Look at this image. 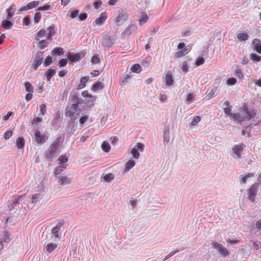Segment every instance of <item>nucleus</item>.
<instances>
[{"mask_svg":"<svg viewBox=\"0 0 261 261\" xmlns=\"http://www.w3.org/2000/svg\"><path fill=\"white\" fill-rule=\"evenodd\" d=\"M128 16L123 10L119 11L117 17L115 20V23L117 25H122L127 19Z\"/></svg>","mask_w":261,"mask_h":261,"instance_id":"nucleus-5","label":"nucleus"},{"mask_svg":"<svg viewBox=\"0 0 261 261\" xmlns=\"http://www.w3.org/2000/svg\"><path fill=\"white\" fill-rule=\"evenodd\" d=\"M52 7L49 5H45L43 6H41L38 8L37 10L38 11H45L48 10H51Z\"/></svg>","mask_w":261,"mask_h":261,"instance_id":"nucleus-57","label":"nucleus"},{"mask_svg":"<svg viewBox=\"0 0 261 261\" xmlns=\"http://www.w3.org/2000/svg\"><path fill=\"white\" fill-rule=\"evenodd\" d=\"M42 121V119L39 117L34 118L31 121L32 125L34 127V129H35V127L38 125Z\"/></svg>","mask_w":261,"mask_h":261,"instance_id":"nucleus-40","label":"nucleus"},{"mask_svg":"<svg viewBox=\"0 0 261 261\" xmlns=\"http://www.w3.org/2000/svg\"><path fill=\"white\" fill-rule=\"evenodd\" d=\"M181 68L182 71L185 73L188 72L189 63L187 61H184L182 62L181 65Z\"/></svg>","mask_w":261,"mask_h":261,"instance_id":"nucleus-47","label":"nucleus"},{"mask_svg":"<svg viewBox=\"0 0 261 261\" xmlns=\"http://www.w3.org/2000/svg\"><path fill=\"white\" fill-rule=\"evenodd\" d=\"M237 38L240 41H245L248 39L249 35L247 33H238Z\"/></svg>","mask_w":261,"mask_h":261,"instance_id":"nucleus-27","label":"nucleus"},{"mask_svg":"<svg viewBox=\"0 0 261 261\" xmlns=\"http://www.w3.org/2000/svg\"><path fill=\"white\" fill-rule=\"evenodd\" d=\"M58 245L54 243H48L47 245L44 246L45 248V253H50L53 252L55 249L57 248Z\"/></svg>","mask_w":261,"mask_h":261,"instance_id":"nucleus-16","label":"nucleus"},{"mask_svg":"<svg viewBox=\"0 0 261 261\" xmlns=\"http://www.w3.org/2000/svg\"><path fill=\"white\" fill-rule=\"evenodd\" d=\"M53 59L51 57L48 56L46 58V59L44 60L43 66L44 67H47L49 65H50L53 63Z\"/></svg>","mask_w":261,"mask_h":261,"instance_id":"nucleus-51","label":"nucleus"},{"mask_svg":"<svg viewBox=\"0 0 261 261\" xmlns=\"http://www.w3.org/2000/svg\"><path fill=\"white\" fill-rule=\"evenodd\" d=\"M234 75L239 77V79H242L244 77V74L243 73L242 71L239 69H237L236 70Z\"/></svg>","mask_w":261,"mask_h":261,"instance_id":"nucleus-64","label":"nucleus"},{"mask_svg":"<svg viewBox=\"0 0 261 261\" xmlns=\"http://www.w3.org/2000/svg\"><path fill=\"white\" fill-rule=\"evenodd\" d=\"M63 54H64L63 49L60 47H56L52 51V54L53 55H57V56H61V55H62Z\"/></svg>","mask_w":261,"mask_h":261,"instance_id":"nucleus-34","label":"nucleus"},{"mask_svg":"<svg viewBox=\"0 0 261 261\" xmlns=\"http://www.w3.org/2000/svg\"><path fill=\"white\" fill-rule=\"evenodd\" d=\"M256 113L254 110H249L246 105H243L242 110L238 113L231 114L230 119L241 124L244 121L253 119Z\"/></svg>","mask_w":261,"mask_h":261,"instance_id":"nucleus-1","label":"nucleus"},{"mask_svg":"<svg viewBox=\"0 0 261 261\" xmlns=\"http://www.w3.org/2000/svg\"><path fill=\"white\" fill-rule=\"evenodd\" d=\"M114 43V39L109 36H105L101 42V45L104 47L110 48Z\"/></svg>","mask_w":261,"mask_h":261,"instance_id":"nucleus-9","label":"nucleus"},{"mask_svg":"<svg viewBox=\"0 0 261 261\" xmlns=\"http://www.w3.org/2000/svg\"><path fill=\"white\" fill-rule=\"evenodd\" d=\"M10 233L8 232V231L4 232V234L3 235V237L2 238L1 240V242L3 243L4 242L6 243H9L10 242L11 239L10 238Z\"/></svg>","mask_w":261,"mask_h":261,"instance_id":"nucleus-28","label":"nucleus"},{"mask_svg":"<svg viewBox=\"0 0 261 261\" xmlns=\"http://www.w3.org/2000/svg\"><path fill=\"white\" fill-rule=\"evenodd\" d=\"M43 51H38L36 52L34 54V59L43 61Z\"/></svg>","mask_w":261,"mask_h":261,"instance_id":"nucleus-39","label":"nucleus"},{"mask_svg":"<svg viewBox=\"0 0 261 261\" xmlns=\"http://www.w3.org/2000/svg\"><path fill=\"white\" fill-rule=\"evenodd\" d=\"M243 144L234 145L230 152L231 156L235 159L239 160L241 158V154L243 150Z\"/></svg>","mask_w":261,"mask_h":261,"instance_id":"nucleus-3","label":"nucleus"},{"mask_svg":"<svg viewBox=\"0 0 261 261\" xmlns=\"http://www.w3.org/2000/svg\"><path fill=\"white\" fill-rule=\"evenodd\" d=\"M61 185H66L70 182V179L67 176H61L59 177Z\"/></svg>","mask_w":261,"mask_h":261,"instance_id":"nucleus-46","label":"nucleus"},{"mask_svg":"<svg viewBox=\"0 0 261 261\" xmlns=\"http://www.w3.org/2000/svg\"><path fill=\"white\" fill-rule=\"evenodd\" d=\"M144 145L142 143H138L136 145H135L134 147L135 148L140 151L142 152L143 151L144 148Z\"/></svg>","mask_w":261,"mask_h":261,"instance_id":"nucleus-60","label":"nucleus"},{"mask_svg":"<svg viewBox=\"0 0 261 261\" xmlns=\"http://www.w3.org/2000/svg\"><path fill=\"white\" fill-rule=\"evenodd\" d=\"M131 70L133 72L136 73H140L142 69L141 68L140 65L139 64H135L131 68Z\"/></svg>","mask_w":261,"mask_h":261,"instance_id":"nucleus-42","label":"nucleus"},{"mask_svg":"<svg viewBox=\"0 0 261 261\" xmlns=\"http://www.w3.org/2000/svg\"><path fill=\"white\" fill-rule=\"evenodd\" d=\"M65 168L66 166L64 165L60 166L57 167L55 170V174H59L62 171H63V169H65Z\"/></svg>","mask_w":261,"mask_h":261,"instance_id":"nucleus-62","label":"nucleus"},{"mask_svg":"<svg viewBox=\"0 0 261 261\" xmlns=\"http://www.w3.org/2000/svg\"><path fill=\"white\" fill-rule=\"evenodd\" d=\"M39 4V1H33L29 4H28L26 6L21 7L19 11L22 12V11H26L32 9L36 7Z\"/></svg>","mask_w":261,"mask_h":261,"instance_id":"nucleus-10","label":"nucleus"},{"mask_svg":"<svg viewBox=\"0 0 261 261\" xmlns=\"http://www.w3.org/2000/svg\"><path fill=\"white\" fill-rule=\"evenodd\" d=\"M148 19V17L146 14L145 13H143L142 15V18H141L139 20V23L140 25H142L144 24L145 22H147V20Z\"/></svg>","mask_w":261,"mask_h":261,"instance_id":"nucleus-48","label":"nucleus"},{"mask_svg":"<svg viewBox=\"0 0 261 261\" xmlns=\"http://www.w3.org/2000/svg\"><path fill=\"white\" fill-rule=\"evenodd\" d=\"M96 99V98L93 95H90L88 98L85 100V104L88 107H91L94 105V103Z\"/></svg>","mask_w":261,"mask_h":261,"instance_id":"nucleus-21","label":"nucleus"},{"mask_svg":"<svg viewBox=\"0 0 261 261\" xmlns=\"http://www.w3.org/2000/svg\"><path fill=\"white\" fill-rule=\"evenodd\" d=\"M49 44V42L45 40H43L41 41H40L38 43V47L41 49H43L45 47H47Z\"/></svg>","mask_w":261,"mask_h":261,"instance_id":"nucleus-43","label":"nucleus"},{"mask_svg":"<svg viewBox=\"0 0 261 261\" xmlns=\"http://www.w3.org/2000/svg\"><path fill=\"white\" fill-rule=\"evenodd\" d=\"M24 86L25 88V90L28 92L33 93V87L32 84L29 82H27L24 84Z\"/></svg>","mask_w":261,"mask_h":261,"instance_id":"nucleus-49","label":"nucleus"},{"mask_svg":"<svg viewBox=\"0 0 261 261\" xmlns=\"http://www.w3.org/2000/svg\"><path fill=\"white\" fill-rule=\"evenodd\" d=\"M105 87V84L99 81L95 82L91 88V90L94 92L102 90Z\"/></svg>","mask_w":261,"mask_h":261,"instance_id":"nucleus-13","label":"nucleus"},{"mask_svg":"<svg viewBox=\"0 0 261 261\" xmlns=\"http://www.w3.org/2000/svg\"><path fill=\"white\" fill-rule=\"evenodd\" d=\"M237 83V80L234 77H230L227 80V84L228 85L232 86Z\"/></svg>","mask_w":261,"mask_h":261,"instance_id":"nucleus-63","label":"nucleus"},{"mask_svg":"<svg viewBox=\"0 0 261 261\" xmlns=\"http://www.w3.org/2000/svg\"><path fill=\"white\" fill-rule=\"evenodd\" d=\"M89 76H84L81 79L80 83L77 86V89L79 90L84 88L86 86V83L88 81Z\"/></svg>","mask_w":261,"mask_h":261,"instance_id":"nucleus-23","label":"nucleus"},{"mask_svg":"<svg viewBox=\"0 0 261 261\" xmlns=\"http://www.w3.org/2000/svg\"><path fill=\"white\" fill-rule=\"evenodd\" d=\"M131 153L135 159H137L140 156V153L138 152V150L135 148V147L132 149Z\"/></svg>","mask_w":261,"mask_h":261,"instance_id":"nucleus-53","label":"nucleus"},{"mask_svg":"<svg viewBox=\"0 0 261 261\" xmlns=\"http://www.w3.org/2000/svg\"><path fill=\"white\" fill-rule=\"evenodd\" d=\"M182 249H176V250L172 251L169 254L167 255L163 259L162 261H165V260L169 258L171 256H173L176 253L180 251H182Z\"/></svg>","mask_w":261,"mask_h":261,"instance_id":"nucleus-41","label":"nucleus"},{"mask_svg":"<svg viewBox=\"0 0 261 261\" xmlns=\"http://www.w3.org/2000/svg\"><path fill=\"white\" fill-rule=\"evenodd\" d=\"M81 109H79V108L76 105H74L72 103L71 107H70L69 110L66 112V114H73L74 115H79Z\"/></svg>","mask_w":261,"mask_h":261,"instance_id":"nucleus-12","label":"nucleus"},{"mask_svg":"<svg viewBox=\"0 0 261 261\" xmlns=\"http://www.w3.org/2000/svg\"><path fill=\"white\" fill-rule=\"evenodd\" d=\"M14 6V5H12L7 9V16L6 18L7 19H10L13 16L15 12V10L13 8Z\"/></svg>","mask_w":261,"mask_h":261,"instance_id":"nucleus-26","label":"nucleus"},{"mask_svg":"<svg viewBox=\"0 0 261 261\" xmlns=\"http://www.w3.org/2000/svg\"><path fill=\"white\" fill-rule=\"evenodd\" d=\"M25 141L23 137H19L16 140V145L18 149H22L24 147Z\"/></svg>","mask_w":261,"mask_h":261,"instance_id":"nucleus-25","label":"nucleus"},{"mask_svg":"<svg viewBox=\"0 0 261 261\" xmlns=\"http://www.w3.org/2000/svg\"><path fill=\"white\" fill-rule=\"evenodd\" d=\"M17 200H14L9 201L8 202V207L10 211H11L12 210L16 208V202H17Z\"/></svg>","mask_w":261,"mask_h":261,"instance_id":"nucleus-31","label":"nucleus"},{"mask_svg":"<svg viewBox=\"0 0 261 261\" xmlns=\"http://www.w3.org/2000/svg\"><path fill=\"white\" fill-rule=\"evenodd\" d=\"M46 34V31L44 29L40 30L35 37L36 40H39L41 38L44 37Z\"/></svg>","mask_w":261,"mask_h":261,"instance_id":"nucleus-45","label":"nucleus"},{"mask_svg":"<svg viewBox=\"0 0 261 261\" xmlns=\"http://www.w3.org/2000/svg\"><path fill=\"white\" fill-rule=\"evenodd\" d=\"M64 224V221L62 220L59 221L56 226L54 227L51 229V234L55 238V240L56 241V239H58L59 240L61 238V234H60L59 231L61 229V227Z\"/></svg>","mask_w":261,"mask_h":261,"instance_id":"nucleus-7","label":"nucleus"},{"mask_svg":"<svg viewBox=\"0 0 261 261\" xmlns=\"http://www.w3.org/2000/svg\"><path fill=\"white\" fill-rule=\"evenodd\" d=\"M114 175L112 173H108L102 175V177L105 182H111L114 178Z\"/></svg>","mask_w":261,"mask_h":261,"instance_id":"nucleus-30","label":"nucleus"},{"mask_svg":"<svg viewBox=\"0 0 261 261\" xmlns=\"http://www.w3.org/2000/svg\"><path fill=\"white\" fill-rule=\"evenodd\" d=\"M138 27L135 24H132L128 27H127L123 34L125 35H130L133 32L137 30Z\"/></svg>","mask_w":261,"mask_h":261,"instance_id":"nucleus-14","label":"nucleus"},{"mask_svg":"<svg viewBox=\"0 0 261 261\" xmlns=\"http://www.w3.org/2000/svg\"><path fill=\"white\" fill-rule=\"evenodd\" d=\"M34 137L35 142L39 145H41L45 143L47 139V137H45L44 135L41 134V132L38 130H35Z\"/></svg>","mask_w":261,"mask_h":261,"instance_id":"nucleus-6","label":"nucleus"},{"mask_svg":"<svg viewBox=\"0 0 261 261\" xmlns=\"http://www.w3.org/2000/svg\"><path fill=\"white\" fill-rule=\"evenodd\" d=\"M71 101L73 105H76L79 108V105L84 102V100L83 98L79 97L77 95L74 94L72 96Z\"/></svg>","mask_w":261,"mask_h":261,"instance_id":"nucleus-17","label":"nucleus"},{"mask_svg":"<svg viewBox=\"0 0 261 261\" xmlns=\"http://www.w3.org/2000/svg\"><path fill=\"white\" fill-rule=\"evenodd\" d=\"M2 25L5 29H10L13 25V23L8 20H5L2 21Z\"/></svg>","mask_w":261,"mask_h":261,"instance_id":"nucleus-33","label":"nucleus"},{"mask_svg":"<svg viewBox=\"0 0 261 261\" xmlns=\"http://www.w3.org/2000/svg\"><path fill=\"white\" fill-rule=\"evenodd\" d=\"M68 63V60L66 58H63L61 59L58 63V65L60 67H65Z\"/></svg>","mask_w":261,"mask_h":261,"instance_id":"nucleus-55","label":"nucleus"},{"mask_svg":"<svg viewBox=\"0 0 261 261\" xmlns=\"http://www.w3.org/2000/svg\"><path fill=\"white\" fill-rule=\"evenodd\" d=\"M67 58L71 62L79 61L81 60V57L80 53H68Z\"/></svg>","mask_w":261,"mask_h":261,"instance_id":"nucleus-11","label":"nucleus"},{"mask_svg":"<svg viewBox=\"0 0 261 261\" xmlns=\"http://www.w3.org/2000/svg\"><path fill=\"white\" fill-rule=\"evenodd\" d=\"M100 62V59L97 55H94L92 57L91 59V62L93 64H96L99 63Z\"/></svg>","mask_w":261,"mask_h":261,"instance_id":"nucleus-61","label":"nucleus"},{"mask_svg":"<svg viewBox=\"0 0 261 261\" xmlns=\"http://www.w3.org/2000/svg\"><path fill=\"white\" fill-rule=\"evenodd\" d=\"M58 160L59 161L60 164L64 165L63 164L66 163L68 161V159L66 155H62L59 158Z\"/></svg>","mask_w":261,"mask_h":261,"instance_id":"nucleus-52","label":"nucleus"},{"mask_svg":"<svg viewBox=\"0 0 261 261\" xmlns=\"http://www.w3.org/2000/svg\"><path fill=\"white\" fill-rule=\"evenodd\" d=\"M165 82L168 86H171L173 83V80L171 74H167L165 76Z\"/></svg>","mask_w":261,"mask_h":261,"instance_id":"nucleus-29","label":"nucleus"},{"mask_svg":"<svg viewBox=\"0 0 261 261\" xmlns=\"http://www.w3.org/2000/svg\"><path fill=\"white\" fill-rule=\"evenodd\" d=\"M79 13V10L77 9H75L72 11H69L67 14V16L70 17L71 19H73L78 15Z\"/></svg>","mask_w":261,"mask_h":261,"instance_id":"nucleus-37","label":"nucleus"},{"mask_svg":"<svg viewBox=\"0 0 261 261\" xmlns=\"http://www.w3.org/2000/svg\"><path fill=\"white\" fill-rule=\"evenodd\" d=\"M107 18V14L106 12L102 13L100 16L95 20V22L97 25H101L104 23Z\"/></svg>","mask_w":261,"mask_h":261,"instance_id":"nucleus-15","label":"nucleus"},{"mask_svg":"<svg viewBox=\"0 0 261 261\" xmlns=\"http://www.w3.org/2000/svg\"><path fill=\"white\" fill-rule=\"evenodd\" d=\"M253 248L258 251L259 250V252H261V243L260 242L258 241H256L254 242L253 243Z\"/></svg>","mask_w":261,"mask_h":261,"instance_id":"nucleus-50","label":"nucleus"},{"mask_svg":"<svg viewBox=\"0 0 261 261\" xmlns=\"http://www.w3.org/2000/svg\"><path fill=\"white\" fill-rule=\"evenodd\" d=\"M252 43L254 44V49L259 54H261V43L259 39H255Z\"/></svg>","mask_w":261,"mask_h":261,"instance_id":"nucleus-20","label":"nucleus"},{"mask_svg":"<svg viewBox=\"0 0 261 261\" xmlns=\"http://www.w3.org/2000/svg\"><path fill=\"white\" fill-rule=\"evenodd\" d=\"M151 61V57L148 56L145 58L142 62L141 65L144 66L145 68H147L149 66V64Z\"/></svg>","mask_w":261,"mask_h":261,"instance_id":"nucleus-36","label":"nucleus"},{"mask_svg":"<svg viewBox=\"0 0 261 261\" xmlns=\"http://www.w3.org/2000/svg\"><path fill=\"white\" fill-rule=\"evenodd\" d=\"M216 91H217L216 88H213L210 91L207 90L206 91V95L205 96V98L206 99L209 100V99H211L212 98L214 97L215 96L217 95V93H216Z\"/></svg>","mask_w":261,"mask_h":261,"instance_id":"nucleus-24","label":"nucleus"},{"mask_svg":"<svg viewBox=\"0 0 261 261\" xmlns=\"http://www.w3.org/2000/svg\"><path fill=\"white\" fill-rule=\"evenodd\" d=\"M63 142V139L61 137H58L51 144L55 147L58 148L61 144Z\"/></svg>","mask_w":261,"mask_h":261,"instance_id":"nucleus-32","label":"nucleus"},{"mask_svg":"<svg viewBox=\"0 0 261 261\" xmlns=\"http://www.w3.org/2000/svg\"><path fill=\"white\" fill-rule=\"evenodd\" d=\"M14 200H17V202H16V208H21L23 206V204H24L23 202L24 196L22 195L19 196H14Z\"/></svg>","mask_w":261,"mask_h":261,"instance_id":"nucleus-18","label":"nucleus"},{"mask_svg":"<svg viewBox=\"0 0 261 261\" xmlns=\"http://www.w3.org/2000/svg\"><path fill=\"white\" fill-rule=\"evenodd\" d=\"M101 148L102 149L106 152H109L110 150L111 146L109 143L107 142L106 141H104L101 144Z\"/></svg>","mask_w":261,"mask_h":261,"instance_id":"nucleus-38","label":"nucleus"},{"mask_svg":"<svg viewBox=\"0 0 261 261\" xmlns=\"http://www.w3.org/2000/svg\"><path fill=\"white\" fill-rule=\"evenodd\" d=\"M135 165V162L134 160H130L127 163L125 167V171L127 172L132 168Z\"/></svg>","mask_w":261,"mask_h":261,"instance_id":"nucleus-35","label":"nucleus"},{"mask_svg":"<svg viewBox=\"0 0 261 261\" xmlns=\"http://www.w3.org/2000/svg\"><path fill=\"white\" fill-rule=\"evenodd\" d=\"M258 184L252 185L248 190V198L251 202H254L257 192Z\"/></svg>","mask_w":261,"mask_h":261,"instance_id":"nucleus-4","label":"nucleus"},{"mask_svg":"<svg viewBox=\"0 0 261 261\" xmlns=\"http://www.w3.org/2000/svg\"><path fill=\"white\" fill-rule=\"evenodd\" d=\"M57 149L52 145H50L44 153L46 158L47 159H51L57 157L58 155L57 153Z\"/></svg>","mask_w":261,"mask_h":261,"instance_id":"nucleus-8","label":"nucleus"},{"mask_svg":"<svg viewBox=\"0 0 261 261\" xmlns=\"http://www.w3.org/2000/svg\"><path fill=\"white\" fill-rule=\"evenodd\" d=\"M164 133V143L166 144L169 142L170 138L169 127H165Z\"/></svg>","mask_w":261,"mask_h":261,"instance_id":"nucleus-19","label":"nucleus"},{"mask_svg":"<svg viewBox=\"0 0 261 261\" xmlns=\"http://www.w3.org/2000/svg\"><path fill=\"white\" fill-rule=\"evenodd\" d=\"M250 58L251 60L256 62H259L261 61V57L255 54H251L250 55Z\"/></svg>","mask_w":261,"mask_h":261,"instance_id":"nucleus-56","label":"nucleus"},{"mask_svg":"<svg viewBox=\"0 0 261 261\" xmlns=\"http://www.w3.org/2000/svg\"><path fill=\"white\" fill-rule=\"evenodd\" d=\"M204 63V59L202 57H198L195 61V65L199 66L202 65Z\"/></svg>","mask_w":261,"mask_h":261,"instance_id":"nucleus-58","label":"nucleus"},{"mask_svg":"<svg viewBox=\"0 0 261 261\" xmlns=\"http://www.w3.org/2000/svg\"><path fill=\"white\" fill-rule=\"evenodd\" d=\"M43 61L38 60H34V62L32 65V67L33 68L34 70H36L40 66V65L42 63Z\"/></svg>","mask_w":261,"mask_h":261,"instance_id":"nucleus-44","label":"nucleus"},{"mask_svg":"<svg viewBox=\"0 0 261 261\" xmlns=\"http://www.w3.org/2000/svg\"><path fill=\"white\" fill-rule=\"evenodd\" d=\"M211 245L213 248L216 250L217 253L222 257H226L229 256V251L222 245V244L216 242H212Z\"/></svg>","mask_w":261,"mask_h":261,"instance_id":"nucleus-2","label":"nucleus"},{"mask_svg":"<svg viewBox=\"0 0 261 261\" xmlns=\"http://www.w3.org/2000/svg\"><path fill=\"white\" fill-rule=\"evenodd\" d=\"M201 118L199 116H196L193 118L192 121L190 123V125L194 126L196 125L199 122H200Z\"/></svg>","mask_w":261,"mask_h":261,"instance_id":"nucleus-54","label":"nucleus"},{"mask_svg":"<svg viewBox=\"0 0 261 261\" xmlns=\"http://www.w3.org/2000/svg\"><path fill=\"white\" fill-rule=\"evenodd\" d=\"M89 116L88 115H83L82 117L80 118L79 122L80 124L82 125L84 124L88 119Z\"/></svg>","mask_w":261,"mask_h":261,"instance_id":"nucleus-59","label":"nucleus"},{"mask_svg":"<svg viewBox=\"0 0 261 261\" xmlns=\"http://www.w3.org/2000/svg\"><path fill=\"white\" fill-rule=\"evenodd\" d=\"M56 74V70L53 69H49L45 72V76L47 82H49L51 77Z\"/></svg>","mask_w":261,"mask_h":261,"instance_id":"nucleus-22","label":"nucleus"}]
</instances>
